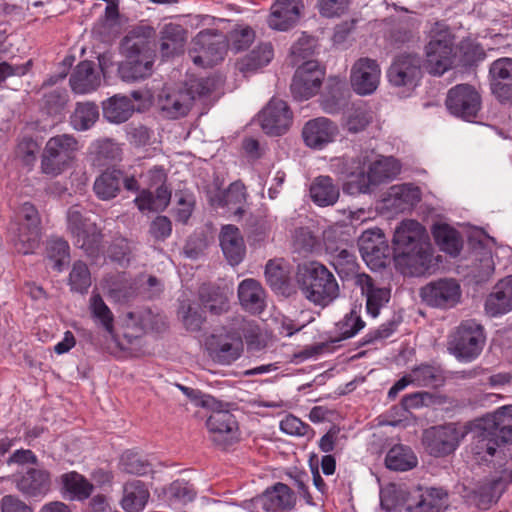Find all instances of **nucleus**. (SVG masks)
Wrapping results in <instances>:
<instances>
[{
    "mask_svg": "<svg viewBox=\"0 0 512 512\" xmlns=\"http://www.w3.org/2000/svg\"><path fill=\"white\" fill-rule=\"evenodd\" d=\"M400 171L401 164L394 157L362 151L353 158L341 160V173L345 177L343 192L352 196L371 194L379 185L396 178Z\"/></svg>",
    "mask_w": 512,
    "mask_h": 512,
    "instance_id": "obj_1",
    "label": "nucleus"
},
{
    "mask_svg": "<svg viewBox=\"0 0 512 512\" xmlns=\"http://www.w3.org/2000/svg\"><path fill=\"white\" fill-rule=\"evenodd\" d=\"M156 30L147 23L134 26L121 42L124 60L118 63L117 73L125 83H136L153 74L156 59Z\"/></svg>",
    "mask_w": 512,
    "mask_h": 512,
    "instance_id": "obj_2",
    "label": "nucleus"
},
{
    "mask_svg": "<svg viewBox=\"0 0 512 512\" xmlns=\"http://www.w3.org/2000/svg\"><path fill=\"white\" fill-rule=\"evenodd\" d=\"M393 256L407 266L424 267L431 257L430 243L425 228L416 220H404L395 229Z\"/></svg>",
    "mask_w": 512,
    "mask_h": 512,
    "instance_id": "obj_3",
    "label": "nucleus"
},
{
    "mask_svg": "<svg viewBox=\"0 0 512 512\" xmlns=\"http://www.w3.org/2000/svg\"><path fill=\"white\" fill-rule=\"evenodd\" d=\"M297 283L303 296L321 307L329 305L339 295L335 276L319 262H310L299 269Z\"/></svg>",
    "mask_w": 512,
    "mask_h": 512,
    "instance_id": "obj_4",
    "label": "nucleus"
},
{
    "mask_svg": "<svg viewBox=\"0 0 512 512\" xmlns=\"http://www.w3.org/2000/svg\"><path fill=\"white\" fill-rule=\"evenodd\" d=\"M426 45V67L430 74L442 75L453 65L454 37L443 22H435Z\"/></svg>",
    "mask_w": 512,
    "mask_h": 512,
    "instance_id": "obj_5",
    "label": "nucleus"
},
{
    "mask_svg": "<svg viewBox=\"0 0 512 512\" xmlns=\"http://www.w3.org/2000/svg\"><path fill=\"white\" fill-rule=\"evenodd\" d=\"M485 342L483 326L475 320H466L450 335L448 349L457 359L470 362L481 354Z\"/></svg>",
    "mask_w": 512,
    "mask_h": 512,
    "instance_id": "obj_6",
    "label": "nucleus"
},
{
    "mask_svg": "<svg viewBox=\"0 0 512 512\" xmlns=\"http://www.w3.org/2000/svg\"><path fill=\"white\" fill-rule=\"evenodd\" d=\"M213 89V82L208 78H200L190 82L189 86H179L162 96V113L169 118L185 116L196 97L207 96Z\"/></svg>",
    "mask_w": 512,
    "mask_h": 512,
    "instance_id": "obj_7",
    "label": "nucleus"
},
{
    "mask_svg": "<svg viewBox=\"0 0 512 512\" xmlns=\"http://www.w3.org/2000/svg\"><path fill=\"white\" fill-rule=\"evenodd\" d=\"M78 150V141L69 134L51 137L41 155V171L46 175L61 174L74 159Z\"/></svg>",
    "mask_w": 512,
    "mask_h": 512,
    "instance_id": "obj_8",
    "label": "nucleus"
},
{
    "mask_svg": "<svg viewBox=\"0 0 512 512\" xmlns=\"http://www.w3.org/2000/svg\"><path fill=\"white\" fill-rule=\"evenodd\" d=\"M210 411L206 419V427L209 439L223 449L235 444L240 439L239 424L235 415L224 407L218 400L213 407H207Z\"/></svg>",
    "mask_w": 512,
    "mask_h": 512,
    "instance_id": "obj_9",
    "label": "nucleus"
},
{
    "mask_svg": "<svg viewBox=\"0 0 512 512\" xmlns=\"http://www.w3.org/2000/svg\"><path fill=\"white\" fill-rule=\"evenodd\" d=\"M228 47L226 37L217 30L199 32L193 39L189 55L197 66L211 67L224 59Z\"/></svg>",
    "mask_w": 512,
    "mask_h": 512,
    "instance_id": "obj_10",
    "label": "nucleus"
},
{
    "mask_svg": "<svg viewBox=\"0 0 512 512\" xmlns=\"http://www.w3.org/2000/svg\"><path fill=\"white\" fill-rule=\"evenodd\" d=\"M122 188L130 192H138L139 184L133 175L114 167L102 171L93 183V192L101 201H110L116 198Z\"/></svg>",
    "mask_w": 512,
    "mask_h": 512,
    "instance_id": "obj_11",
    "label": "nucleus"
},
{
    "mask_svg": "<svg viewBox=\"0 0 512 512\" xmlns=\"http://www.w3.org/2000/svg\"><path fill=\"white\" fill-rule=\"evenodd\" d=\"M22 222L18 226V233L14 245L19 253L24 255L33 253L41 241V220L36 207L25 202L19 210Z\"/></svg>",
    "mask_w": 512,
    "mask_h": 512,
    "instance_id": "obj_12",
    "label": "nucleus"
},
{
    "mask_svg": "<svg viewBox=\"0 0 512 512\" xmlns=\"http://www.w3.org/2000/svg\"><path fill=\"white\" fill-rule=\"evenodd\" d=\"M481 96L469 84H458L449 89L445 105L453 116L465 121H473L481 109Z\"/></svg>",
    "mask_w": 512,
    "mask_h": 512,
    "instance_id": "obj_13",
    "label": "nucleus"
},
{
    "mask_svg": "<svg viewBox=\"0 0 512 512\" xmlns=\"http://www.w3.org/2000/svg\"><path fill=\"white\" fill-rule=\"evenodd\" d=\"M419 295L427 306L445 310L460 302L462 291L457 280L442 278L427 283L420 289Z\"/></svg>",
    "mask_w": 512,
    "mask_h": 512,
    "instance_id": "obj_14",
    "label": "nucleus"
},
{
    "mask_svg": "<svg viewBox=\"0 0 512 512\" xmlns=\"http://www.w3.org/2000/svg\"><path fill=\"white\" fill-rule=\"evenodd\" d=\"M466 434L467 431H461L451 423L426 429L422 441L430 455L442 457L454 452Z\"/></svg>",
    "mask_w": 512,
    "mask_h": 512,
    "instance_id": "obj_15",
    "label": "nucleus"
},
{
    "mask_svg": "<svg viewBox=\"0 0 512 512\" xmlns=\"http://www.w3.org/2000/svg\"><path fill=\"white\" fill-rule=\"evenodd\" d=\"M324 75V70L317 61H306L299 66L290 85L294 99L303 101L316 95L322 85Z\"/></svg>",
    "mask_w": 512,
    "mask_h": 512,
    "instance_id": "obj_16",
    "label": "nucleus"
},
{
    "mask_svg": "<svg viewBox=\"0 0 512 512\" xmlns=\"http://www.w3.org/2000/svg\"><path fill=\"white\" fill-rule=\"evenodd\" d=\"M17 490L26 498L42 500L52 488V475L45 468L29 467L14 475Z\"/></svg>",
    "mask_w": 512,
    "mask_h": 512,
    "instance_id": "obj_17",
    "label": "nucleus"
},
{
    "mask_svg": "<svg viewBox=\"0 0 512 512\" xmlns=\"http://www.w3.org/2000/svg\"><path fill=\"white\" fill-rule=\"evenodd\" d=\"M258 117L262 130L271 136L283 135L292 123L291 110L285 101L278 98H272Z\"/></svg>",
    "mask_w": 512,
    "mask_h": 512,
    "instance_id": "obj_18",
    "label": "nucleus"
},
{
    "mask_svg": "<svg viewBox=\"0 0 512 512\" xmlns=\"http://www.w3.org/2000/svg\"><path fill=\"white\" fill-rule=\"evenodd\" d=\"M387 76L393 86H416L422 76L421 58L413 53L396 56L388 69Z\"/></svg>",
    "mask_w": 512,
    "mask_h": 512,
    "instance_id": "obj_19",
    "label": "nucleus"
},
{
    "mask_svg": "<svg viewBox=\"0 0 512 512\" xmlns=\"http://www.w3.org/2000/svg\"><path fill=\"white\" fill-rule=\"evenodd\" d=\"M464 431L472 434L471 452L482 460L494 456L497 449L506 444L485 418L477 421L472 426H466Z\"/></svg>",
    "mask_w": 512,
    "mask_h": 512,
    "instance_id": "obj_20",
    "label": "nucleus"
},
{
    "mask_svg": "<svg viewBox=\"0 0 512 512\" xmlns=\"http://www.w3.org/2000/svg\"><path fill=\"white\" fill-rule=\"evenodd\" d=\"M208 356L220 365H230L238 360L244 344L241 336L235 333L212 335L207 342Z\"/></svg>",
    "mask_w": 512,
    "mask_h": 512,
    "instance_id": "obj_21",
    "label": "nucleus"
},
{
    "mask_svg": "<svg viewBox=\"0 0 512 512\" xmlns=\"http://www.w3.org/2000/svg\"><path fill=\"white\" fill-rule=\"evenodd\" d=\"M358 246L362 258L374 267L385 266L391 255L390 247L380 229L364 231L359 237Z\"/></svg>",
    "mask_w": 512,
    "mask_h": 512,
    "instance_id": "obj_22",
    "label": "nucleus"
},
{
    "mask_svg": "<svg viewBox=\"0 0 512 512\" xmlns=\"http://www.w3.org/2000/svg\"><path fill=\"white\" fill-rule=\"evenodd\" d=\"M337 134V125L326 117L311 119L302 128V138L305 145L317 150H321L332 143Z\"/></svg>",
    "mask_w": 512,
    "mask_h": 512,
    "instance_id": "obj_23",
    "label": "nucleus"
},
{
    "mask_svg": "<svg viewBox=\"0 0 512 512\" xmlns=\"http://www.w3.org/2000/svg\"><path fill=\"white\" fill-rule=\"evenodd\" d=\"M490 88L501 103L512 104V58H499L490 68Z\"/></svg>",
    "mask_w": 512,
    "mask_h": 512,
    "instance_id": "obj_24",
    "label": "nucleus"
},
{
    "mask_svg": "<svg viewBox=\"0 0 512 512\" xmlns=\"http://www.w3.org/2000/svg\"><path fill=\"white\" fill-rule=\"evenodd\" d=\"M447 493L441 488L419 489L404 501L406 512H443L447 508Z\"/></svg>",
    "mask_w": 512,
    "mask_h": 512,
    "instance_id": "obj_25",
    "label": "nucleus"
},
{
    "mask_svg": "<svg viewBox=\"0 0 512 512\" xmlns=\"http://www.w3.org/2000/svg\"><path fill=\"white\" fill-rule=\"evenodd\" d=\"M380 68L378 63L370 58H360L351 71V85L359 95L373 93L379 84Z\"/></svg>",
    "mask_w": 512,
    "mask_h": 512,
    "instance_id": "obj_26",
    "label": "nucleus"
},
{
    "mask_svg": "<svg viewBox=\"0 0 512 512\" xmlns=\"http://www.w3.org/2000/svg\"><path fill=\"white\" fill-rule=\"evenodd\" d=\"M60 493L64 499L83 502L89 499L94 485L77 471H68L56 478Z\"/></svg>",
    "mask_w": 512,
    "mask_h": 512,
    "instance_id": "obj_27",
    "label": "nucleus"
},
{
    "mask_svg": "<svg viewBox=\"0 0 512 512\" xmlns=\"http://www.w3.org/2000/svg\"><path fill=\"white\" fill-rule=\"evenodd\" d=\"M302 9V0H276L267 20L269 27L280 31L288 30L299 20Z\"/></svg>",
    "mask_w": 512,
    "mask_h": 512,
    "instance_id": "obj_28",
    "label": "nucleus"
},
{
    "mask_svg": "<svg viewBox=\"0 0 512 512\" xmlns=\"http://www.w3.org/2000/svg\"><path fill=\"white\" fill-rule=\"evenodd\" d=\"M69 85L75 94L96 91L101 85V77L95 63L89 60L79 62L70 75Z\"/></svg>",
    "mask_w": 512,
    "mask_h": 512,
    "instance_id": "obj_29",
    "label": "nucleus"
},
{
    "mask_svg": "<svg viewBox=\"0 0 512 512\" xmlns=\"http://www.w3.org/2000/svg\"><path fill=\"white\" fill-rule=\"evenodd\" d=\"M354 282L366 297V310L372 317L379 315L380 309L389 301L390 290L375 285L374 280L367 274H356Z\"/></svg>",
    "mask_w": 512,
    "mask_h": 512,
    "instance_id": "obj_30",
    "label": "nucleus"
},
{
    "mask_svg": "<svg viewBox=\"0 0 512 512\" xmlns=\"http://www.w3.org/2000/svg\"><path fill=\"white\" fill-rule=\"evenodd\" d=\"M512 310V275H509L493 287L485 301V311L489 316L496 317Z\"/></svg>",
    "mask_w": 512,
    "mask_h": 512,
    "instance_id": "obj_31",
    "label": "nucleus"
},
{
    "mask_svg": "<svg viewBox=\"0 0 512 512\" xmlns=\"http://www.w3.org/2000/svg\"><path fill=\"white\" fill-rule=\"evenodd\" d=\"M421 200V191L412 184L391 186L384 198L385 206L395 212L411 210Z\"/></svg>",
    "mask_w": 512,
    "mask_h": 512,
    "instance_id": "obj_32",
    "label": "nucleus"
},
{
    "mask_svg": "<svg viewBox=\"0 0 512 512\" xmlns=\"http://www.w3.org/2000/svg\"><path fill=\"white\" fill-rule=\"evenodd\" d=\"M219 241L227 261L232 266L238 265L246 253L244 239L239 228L232 224L222 226Z\"/></svg>",
    "mask_w": 512,
    "mask_h": 512,
    "instance_id": "obj_33",
    "label": "nucleus"
},
{
    "mask_svg": "<svg viewBox=\"0 0 512 512\" xmlns=\"http://www.w3.org/2000/svg\"><path fill=\"white\" fill-rule=\"evenodd\" d=\"M256 501L260 502L266 511L292 510L296 504V497L288 485L278 482L267 488Z\"/></svg>",
    "mask_w": 512,
    "mask_h": 512,
    "instance_id": "obj_34",
    "label": "nucleus"
},
{
    "mask_svg": "<svg viewBox=\"0 0 512 512\" xmlns=\"http://www.w3.org/2000/svg\"><path fill=\"white\" fill-rule=\"evenodd\" d=\"M201 306L213 315L227 313L230 308L228 289L214 284H203L198 290Z\"/></svg>",
    "mask_w": 512,
    "mask_h": 512,
    "instance_id": "obj_35",
    "label": "nucleus"
},
{
    "mask_svg": "<svg viewBox=\"0 0 512 512\" xmlns=\"http://www.w3.org/2000/svg\"><path fill=\"white\" fill-rule=\"evenodd\" d=\"M238 299L242 308L252 314H259L265 308V291L252 278L244 279L238 286Z\"/></svg>",
    "mask_w": 512,
    "mask_h": 512,
    "instance_id": "obj_36",
    "label": "nucleus"
},
{
    "mask_svg": "<svg viewBox=\"0 0 512 512\" xmlns=\"http://www.w3.org/2000/svg\"><path fill=\"white\" fill-rule=\"evenodd\" d=\"M187 31L177 24H167L162 29V61L183 55Z\"/></svg>",
    "mask_w": 512,
    "mask_h": 512,
    "instance_id": "obj_37",
    "label": "nucleus"
},
{
    "mask_svg": "<svg viewBox=\"0 0 512 512\" xmlns=\"http://www.w3.org/2000/svg\"><path fill=\"white\" fill-rule=\"evenodd\" d=\"M134 111L132 100L125 95L115 94L102 102L103 117L113 124L126 122Z\"/></svg>",
    "mask_w": 512,
    "mask_h": 512,
    "instance_id": "obj_38",
    "label": "nucleus"
},
{
    "mask_svg": "<svg viewBox=\"0 0 512 512\" xmlns=\"http://www.w3.org/2000/svg\"><path fill=\"white\" fill-rule=\"evenodd\" d=\"M310 196L314 203L325 207L337 202L340 190L330 176L320 175L313 180L310 186Z\"/></svg>",
    "mask_w": 512,
    "mask_h": 512,
    "instance_id": "obj_39",
    "label": "nucleus"
},
{
    "mask_svg": "<svg viewBox=\"0 0 512 512\" xmlns=\"http://www.w3.org/2000/svg\"><path fill=\"white\" fill-rule=\"evenodd\" d=\"M149 491L140 480H132L124 485L121 506L125 512L142 511L149 499Z\"/></svg>",
    "mask_w": 512,
    "mask_h": 512,
    "instance_id": "obj_40",
    "label": "nucleus"
},
{
    "mask_svg": "<svg viewBox=\"0 0 512 512\" xmlns=\"http://www.w3.org/2000/svg\"><path fill=\"white\" fill-rule=\"evenodd\" d=\"M274 56L270 43H263L254 48L249 54L236 62L237 69L245 76L266 66Z\"/></svg>",
    "mask_w": 512,
    "mask_h": 512,
    "instance_id": "obj_41",
    "label": "nucleus"
},
{
    "mask_svg": "<svg viewBox=\"0 0 512 512\" xmlns=\"http://www.w3.org/2000/svg\"><path fill=\"white\" fill-rule=\"evenodd\" d=\"M121 148L112 139H99L94 141L89 154L94 166H105L113 161L121 159Z\"/></svg>",
    "mask_w": 512,
    "mask_h": 512,
    "instance_id": "obj_42",
    "label": "nucleus"
},
{
    "mask_svg": "<svg viewBox=\"0 0 512 512\" xmlns=\"http://www.w3.org/2000/svg\"><path fill=\"white\" fill-rule=\"evenodd\" d=\"M433 236L440 249L452 256H457L462 248V240L457 230L447 224L434 226Z\"/></svg>",
    "mask_w": 512,
    "mask_h": 512,
    "instance_id": "obj_43",
    "label": "nucleus"
},
{
    "mask_svg": "<svg viewBox=\"0 0 512 512\" xmlns=\"http://www.w3.org/2000/svg\"><path fill=\"white\" fill-rule=\"evenodd\" d=\"M417 457L411 448L404 445H395L385 457L386 467L394 471H407L417 465Z\"/></svg>",
    "mask_w": 512,
    "mask_h": 512,
    "instance_id": "obj_44",
    "label": "nucleus"
},
{
    "mask_svg": "<svg viewBox=\"0 0 512 512\" xmlns=\"http://www.w3.org/2000/svg\"><path fill=\"white\" fill-rule=\"evenodd\" d=\"M159 280L156 276L140 273L130 283L129 287L123 293V297L129 299L141 297L143 299H152L158 290Z\"/></svg>",
    "mask_w": 512,
    "mask_h": 512,
    "instance_id": "obj_45",
    "label": "nucleus"
},
{
    "mask_svg": "<svg viewBox=\"0 0 512 512\" xmlns=\"http://www.w3.org/2000/svg\"><path fill=\"white\" fill-rule=\"evenodd\" d=\"M372 120V111L366 104H353L346 113L344 128L351 134H357L364 131Z\"/></svg>",
    "mask_w": 512,
    "mask_h": 512,
    "instance_id": "obj_46",
    "label": "nucleus"
},
{
    "mask_svg": "<svg viewBox=\"0 0 512 512\" xmlns=\"http://www.w3.org/2000/svg\"><path fill=\"white\" fill-rule=\"evenodd\" d=\"M99 118L98 106L93 102H78L70 116V124L77 131L90 129Z\"/></svg>",
    "mask_w": 512,
    "mask_h": 512,
    "instance_id": "obj_47",
    "label": "nucleus"
},
{
    "mask_svg": "<svg viewBox=\"0 0 512 512\" xmlns=\"http://www.w3.org/2000/svg\"><path fill=\"white\" fill-rule=\"evenodd\" d=\"M485 419L506 444L512 442V405L497 409Z\"/></svg>",
    "mask_w": 512,
    "mask_h": 512,
    "instance_id": "obj_48",
    "label": "nucleus"
},
{
    "mask_svg": "<svg viewBox=\"0 0 512 512\" xmlns=\"http://www.w3.org/2000/svg\"><path fill=\"white\" fill-rule=\"evenodd\" d=\"M46 254L52 268L61 272L70 260L69 244L63 238L52 237L47 241Z\"/></svg>",
    "mask_w": 512,
    "mask_h": 512,
    "instance_id": "obj_49",
    "label": "nucleus"
},
{
    "mask_svg": "<svg viewBox=\"0 0 512 512\" xmlns=\"http://www.w3.org/2000/svg\"><path fill=\"white\" fill-rule=\"evenodd\" d=\"M89 310L96 323L109 334L114 331V315L99 293L93 292L89 300Z\"/></svg>",
    "mask_w": 512,
    "mask_h": 512,
    "instance_id": "obj_50",
    "label": "nucleus"
},
{
    "mask_svg": "<svg viewBox=\"0 0 512 512\" xmlns=\"http://www.w3.org/2000/svg\"><path fill=\"white\" fill-rule=\"evenodd\" d=\"M75 245L88 256H97L101 249L103 235L95 224L73 237Z\"/></svg>",
    "mask_w": 512,
    "mask_h": 512,
    "instance_id": "obj_51",
    "label": "nucleus"
},
{
    "mask_svg": "<svg viewBox=\"0 0 512 512\" xmlns=\"http://www.w3.org/2000/svg\"><path fill=\"white\" fill-rule=\"evenodd\" d=\"M69 285L72 292L86 294L91 286V273L87 264L81 260L73 263L69 274Z\"/></svg>",
    "mask_w": 512,
    "mask_h": 512,
    "instance_id": "obj_52",
    "label": "nucleus"
},
{
    "mask_svg": "<svg viewBox=\"0 0 512 512\" xmlns=\"http://www.w3.org/2000/svg\"><path fill=\"white\" fill-rule=\"evenodd\" d=\"M173 202L176 205L174 209L176 220L186 223L191 217L195 206L194 194L187 189L176 190L173 195Z\"/></svg>",
    "mask_w": 512,
    "mask_h": 512,
    "instance_id": "obj_53",
    "label": "nucleus"
},
{
    "mask_svg": "<svg viewBox=\"0 0 512 512\" xmlns=\"http://www.w3.org/2000/svg\"><path fill=\"white\" fill-rule=\"evenodd\" d=\"M121 470L134 475H146L151 471V464L139 453L127 450L120 458Z\"/></svg>",
    "mask_w": 512,
    "mask_h": 512,
    "instance_id": "obj_54",
    "label": "nucleus"
},
{
    "mask_svg": "<svg viewBox=\"0 0 512 512\" xmlns=\"http://www.w3.org/2000/svg\"><path fill=\"white\" fill-rule=\"evenodd\" d=\"M414 383L423 387H438L443 383L441 371L431 365H420L411 371Z\"/></svg>",
    "mask_w": 512,
    "mask_h": 512,
    "instance_id": "obj_55",
    "label": "nucleus"
},
{
    "mask_svg": "<svg viewBox=\"0 0 512 512\" xmlns=\"http://www.w3.org/2000/svg\"><path fill=\"white\" fill-rule=\"evenodd\" d=\"M164 494L171 503L186 504L195 498L196 491L192 484L178 479L170 484Z\"/></svg>",
    "mask_w": 512,
    "mask_h": 512,
    "instance_id": "obj_56",
    "label": "nucleus"
},
{
    "mask_svg": "<svg viewBox=\"0 0 512 512\" xmlns=\"http://www.w3.org/2000/svg\"><path fill=\"white\" fill-rule=\"evenodd\" d=\"M364 326V321L355 311L352 310L343 318V320L337 323V331L339 333V336L332 339L331 342L335 343L341 340L351 338L357 332H359Z\"/></svg>",
    "mask_w": 512,
    "mask_h": 512,
    "instance_id": "obj_57",
    "label": "nucleus"
},
{
    "mask_svg": "<svg viewBox=\"0 0 512 512\" xmlns=\"http://www.w3.org/2000/svg\"><path fill=\"white\" fill-rule=\"evenodd\" d=\"M69 95L65 89L56 88L43 97V110L50 116L61 115L67 105Z\"/></svg>",
    "mask_w": 512,
    "mask_h": 512,
    "instance_id": "obj_58",
    "label": "nucleus"
},
{
    "mask_svg": "<svg viewBox=\"0 0 512 512\" xmlns=\"http://www.w3.org/2000/svg\"><path fill=\"white\" fill-rule=\"evenodd\" d=\"M87 211L81 205H72L67 211V227L72 236H76L81 231L89 228L94 223L86 217Z\"/></svg>",
    "mask_w": 512,
    "mask_h": 512,
    "instance_id": "obj_59",
    "label": "nucleus"
},
{
    "mask_svg": "<svg viewBox=\"0 0 512 512\" xmlns=\"http://www.w3.org/2000/svg\"><path fill=\"white\" fill-rule=\"evenodd\" d=\"M160 200V186L155 188L154 193L148 189H142L134 199L138 210L148 217L153 213H158Z\"/></svg>",
    "mask_w": 512,
    "mask_h": 512,
    "instance_id": "obj_60",
    "label": "nucleus"
},
{
    "mask_svg": "<svg viewBox=\"0 0 512 512\" xmlns=\"http://www.w3.org/2000/svg\"><path fill=\"white\" fill-rule=\"evenodd\" d=\"M265 277L270 287L275 291L284 292L287 287L288 275L283 267L269 260L265 267Z\"/></svg>",
    "mask_w": 512,
    "mask_h": 512,
    "instance_id": "obj_61",
    "label": "nucleus"
},
{
    "mask_svg": "<svg viewBox=\"0 0 512 512\" xmlns=\"http://www.w3.org/2000/svg\"><path fill=\"white\" fill-rule=\"evenodd\" d=\"M255 40V32L249 26H239L230 33L231 49L240 52L247 49Z\"/></svg>",
    "mask_w": 512,
    "mask_h": 512,
    "instance_id": "obj_62",
    "label": "nucleus"
},
{
    "mask_svg": "<svg viewBox=\"0 0 512 512\" xmlns=\"http://www.w3.org/2000/svg\"><path fill=\"white\" fill-rule=\"evenodd\" d=\"M40 146L38 142L30 136H24L17 145V154L23 165L32 167L37 159V153Z\"/></svg>",
    "mask_w": 512,
    "mask_h": 512,
    "instance_id": "obj_63",
    "label": "nucleus"
},
{
    "mask_svg": "<svg viewBox=\"0 0 512 512\" xmlns=\"http://www.w3.org/2000/svg\"><path fill=\"white\" fill-rule=\"evenodd\" d=\"M182 322L186 330L197 332L201 329L205 317L190 304H182L179 310Z\"/></svg>",
    "mask_w": 512,
    "mask_h": 512,
    "instance_id": "obj_64",
    "label": "nucleus"
}]
</instances>
